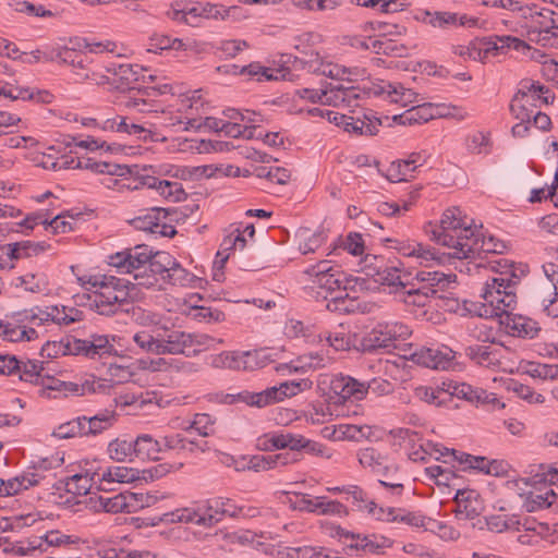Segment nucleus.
<instances>
[{
	"instance_id": "nucleus-1",
	"label": "nucleus",
	"mask_w": 558,
	"mask_h": 558,
	"mask_svg": "<svg viewBox=\"0 0 558 558\" xmlns=\"http://www.w3.org/2000/svg\"><path fill=\"white\" fill-rule=\"evenodd\" d=\"M425 230L430 240L451 250L448 255L452 258L475 259L482 253L502 254L506 250L502 241L473 230L458 207L446 209L440 223H429Z\"/></svg>"
},
{
	"instance_id": "nucleus-2",
	"label": "nucleus",
	"mask_w": 558,
	"mask_h": 558,
	"mask_svg": "<svg viewBox=\"0 0 558 558\" xmlns=\"http://www.w3.org/2000/svg\"><path fill=\"white\" fill-rule=\"evenodd\" d=\"M78 281L84 289L92 292L77 294L76 303L80 305L88 304L101 315L114 314L120 305L129 301L132 292L136 291L134 283L113 276L80 277Z\"/></svg>"
},
{
	"instance_id": "nucleus-3",
	"label": "nucleus",
	"mask_w": 558,
	"mask_h": 558,
	"mask_svg": "<svg viewBox=\"0 0 558 558\" xmlns=\"http://www.w3.org/2000/svg\"><path fill=\"white\" fill-rule=\"evenodd\" d=\"M504 262L502 270L495 265L492 266L498 275L487 280L482 289L484 313H481V316L499 317L517 306V287L521 277L515 272L512 264ZM495 264L501 267V259Z\"/></svg>"
},
{
	"instance_id": "nucleus-4",
	"label": "nucleus",
	"mask_w": 558,
	"mask_h": 558,
	"mask_svg": "<svg viewBox=\"0 0 558 558\" xmlns=\"http://www.w3.org/2000/svg\"><path fill=\"white\" fill-rule=\"evenodd\" d=\"M171 166H142V203L182 202L186 193L180 182L165 179Z\"/></svg>"
},
{
	"instance_id": "nucleus-5",
	"label": "nucleus",
	"mask_w": 558,
	"mask_h": 558,
	"mask_svg": "<svg viewBox=\"0 0 558 558\" xmlns=\"http://www.w3.org/2000/svg\"><path fill=\"white\" fill-rule=\"evenodd\" d=\"M554 100L555 95L547 86L538 81L524 78L519 83L518 90L510 101L509 110L514 119L530 122L534 109L541 108L542 105L553 104Z\"/></svg>"
},
{
	"instance_id": "nucleus-6",
	"label": "nucleus",
	"mask_w": 558,
	"mask_h": 558,
	"mask_svg": "<svg viewBox=\"0 0 558 558\" xmlns=\"http://www.w3.org/2000/svg\"><path fill=\"white\" fill-rule=\"evenodd\" d=\"M454 274H444L437 270H420L414 280L410 281L409 287L401 293L400 299L409 305L425 306L429 298L438 291L448 289L456 282Z\"/></svg>"
},
{
	"instance_id": "nucleus-7",
	"label": "nucleus",
	"mask_w": 558,
	"mask_h": 558,
	"mask_svg": "<svg viewBox=\"0 0 558 558\" xmlns=\"http://www.w3.org/2000/svg\"><path fill=\"white\" fill-rule=\"evenodd\" d=\"M527 39L542 47L558 48V13L548 8L537 10L536 5L523 9Z\"/></svg>"
},
{
	"instance_id": "nucleus-8",
	"label": "nucleus",
	"mask_w": 558,
	"mask_h": 558,
	"mask_svg": "<svg viewBox=\"0 0 558 558\" xmlns=\"http://www.w3.org/2000/svg\"><path fill=\"white\" fill-rule=\"evenodd\" d=\"M412 333L410 327L401 322H378L360 340L363 352H377L397 348L399 341L407 340Z\"/></svg>"
},
{
	"instance_id": "nucleus-9",
	"label": "nucleus",
	"mask_w": 558,
	"mask_h": 558,
	"mask_svg": "<svg viewBox=\"0 0 558 558\" xmlns=\"http://www.w3.org/2000/svg\"><path fill=\"white\" fill-rule=\"evenodd\" d=\"M304 272L311 282V289L317 290V296L324 300H328L337 291L347 290L345 274L338 266L330 265L329 260H320Z\"/></svg>"
},
{
	"instance_id": "nucleus-10",
	"label": "nucleus",
	"mask_w": 558,
	"mask_h": 558,
	"mask_svg": "<svg viewBox=\"0 0 558 558\" xmlns=\"http://www.w3.org/2000/svg\"><path fill=\"white\" fill-rule=\"evenodd\" d=\"M191 347L189 333L179 330H168L166 327H157L151 335L144 339L142 336V349L160 354H183Z\"/></svg>"
},
{
	"instance_id": "nucleus-11",
	"label": "nucleus",
	"mask_w": 558,
	"mask_h": 558,
	"mask_svg": "<svg viewBox=\"0 0 558 558\" xmlns=\"http://www.w3.org/2000/svg\"><path fill=\"white\" fill-rule=\"evenodd\" d=\"M214 511V505H211V500L209 499L204 505L198 506L196 510L183 509L153 518L142 517V527L155 526L161 521L171 523L192 522L197 525L213 526L222 520L220 515L216 514Z\"/></svg>"
},
{
	"instance_id": "nucleus-12",
	"label": "nucleus",
	"mask_w": 558,
	"mask_h": 558,
	"mask_svg": "<svg viewBox=\"0 0 558 558\" xmlns=\"http://www.w3.org/2000/svg\"><path fill=\"white\" fill-rule=\"evenodd\" d=\"M172 256L162 251L154 254L147 245L142 244V288L162 289L165 287V272L171 267Z\"/></svg>"
},
{
	"instance_id": "nucleus-13",
	"label": "nucleus",
	"mask_w": 558,
	"mask_h": 558,
	"mask_svg": "<svg viewBox=\"0 0 558 558\" xmlns=\"http://www.w3.org/2000/svg\"><path fill=\"white\" fill-rule=\"evenodd\" d=\"M509 348L502 344L484 343L473 344L465 348V355L476 365L493 371L512 372L509 364Z\"/></svg>"
},
{
	"instance_id": "nucleus-14",
	"label": "nucleus",
	"mask_w": 558,
	"mask_h": 558,
	"mask_svg": "<svg viewBox=\"0 0 558 558\" xmlns=\"http://www.w3.org/2000/svg\"><path fill=\"white\" fill-rule=\"evenodd\" d=\"M304 68L311 73L328 76L345 85H353V83L367 78V72L363 68H347L337 63L326 62L318 54L311 56V59L304 62Z\"/></svg>"
},
{
	"instance_id": "nucleus-15",
	"label": "nucleus",
	"mask_w": 558,
	"mask_h": 558,
	"mask_svg": "<svg viewBox=\"0 0 558 558\" xmlns=\"http://www.w3.org/2000/svg\"><path fill=\"white\" fill-rule=\"evenodd\" d=\"M372 94V87L366 85H345L343 83H329L323 87V105L353 108L359 106V101Z\"/></svg>"
},
{
	"instance_id": "nucleus-16",
	"label": "nucleus",
	"mask_w": 558,
	"mask_h": 558,
	"mask_svg": "<svg viewBox=\"0 0 558 558\" xmlns=\"http://www.w3.org/2000/svg\"><path fill=\"white\" fill-rule=\"evenodd\" d=\"M51 469V462L44 459L38 465L28 468L22 474L4 482L0 480V495L13 496L22 490L38 485L44 478V472Z\"/></svg>"
},
{
	"instance_id": "nucleus-17",
	"label": "nucleus",
	"mask_w": 558,
	"mask_h": 558,
	"mask_svg": "<svg viewBox=\"0 0 558 558\" xmlns=\"http://www.w3.org/2000/svg\"><path fill=\"white\" fill-rule=\"evenodd\" d=\"M145 211L142 215V231L170 238L177 233L171 223L173 220H177V218H172V216L177 215L175 210L169 211L160 206H150Z\"/></svg>"
},
{
	"instance_id": "nucleus-18",
	"label": "nucleus",
	"mask_w": 558,
	"mask_h": 558,
	"mask_svg": "<svg viewBox=\"0 0 558 558\" xmlns=\"http://www.w3.org/2000/svg\"><path fill=\"white\" fill-rule=\"evenodd\" d=\"M329 390L330 396L333 398V401H337L339 407L351 398L362 400L366 397V388L363 381L342 374L332 376L329 383Z\"/></svg>"
},
{
	"instance_id": "nucleus-19",
	"label": "nucleus",
	"mask_w": 558,
	"mask_h": 558,
	"mask_svg": "<svg viewBox=\"0 0 558 558\" xmlns=\"http://www.w3.org/2000/svg\"><path fill=\"white\" fill-rule=\"evenodd\" d=\"M144 72H147V70L142 66V106H148L149 101L154 102V105H150L148 109L142 108V113L144 111H163V107L157 98L169 94L171 87L169 84L162 83L161 78L157 75H146Z\"/></svg>"
},
{
	"instance_id": "nucleus-20",
	"label": "nucleus",
	"mask_w": 558,
	"mask_h": 558,
	"mask_svg": "<svg viewBox=\"0 0 558 558\" xmlns=\"http://www.w3.org/2000/svg\"><path fill=\"white\" fill-rule=\"evenodd\" d=\"M360 464L379 477H397L398 465L375 448H364L357 452Z\"/></svg>"
},
{
	"instance_id": "nucleus-21",
	"label": "nucleus",
	"mask_w": 558,
	"mask_h": 558,
	"mask_svg": "<svg viewBox=\"0 0 558 558\" xmlns=\"http://www.w3.org/2000/svg\"><path fill=\"white\" fill-rule=\"evenodd\" d=\"M456 353L448 347L421 348L412 353V360L433 369H449L453 365Z\"/></svg>"
},
{
	"instance_id": "nucleus-22",
	"label": "nucleus",
	"mask_w": 558,
	"mask_h": 558,
	"mask_svg": "<svg viewBox=\"0 0 558 558\" xmlns=\"http://www.w3.org/2000/svg\"><path fill=\"white\" fill-rule=\"evenodd\" d=\"M257 351L222 352L210 356V365L215 368L253 369L258 366Z\"/></svg>"
},
{
	"instance_id": "nucleus-23",
	"label": "nucleus",
	"mask_w": 558,
	"mask_h": 558,
	"mask_svg": "<svg viewBox=\"0 0 558 558\" xmlns=\"http://www.w3.org/2000/svg\"><path fill=\"white\" fill-rule=\"evenodd\" d=\"M456 518L470 520L478 517L484 507L480 494L474 489H458L454 496Z\"/></svg>"
},
{
	"instance_id": "nucleus-24",
	"label": "nucleus",
	"mask_w": 558,
	"mask_h": 558,
	"mask_svg": "<svg viewBox=\"0 0 558 558\" xmlns=\"http://www.w3.org/2000/svg\"><path fill=\"white\" fill-rule=\"evenodd\" d=\"M71 536L60 533L59 531H49L45 535L29 541L27 546H13L11 549L4 548V551H13L17 555H26L31 551L39 550L47 553L50 547H60L71 544Z\"/></svg>"
},
{
	"instance_id": "nucleus-25",
	"label": "nucleus",
	"mask_w": 558,
	"mask_h": 558,
	"mask_svg": "<svg viewBox=\"0 0 558 558\" xmlns=\"http://www.w3.org/2000/svg\"><path fill=\"white\" fill-rule=\"evenodd\" d=\"M349 497L352 498V504L359 511H366L374 518L380 521H396L398 517L395 515V508H379L377 505L369 500L367 494L357 486H352L347 490Z\"/></svg>"
},
{
	"instance_id": "nucleus-26",
	"label": "nucleus",
	"mask_w": 558,
	"mask_h": 558,
	"mask_svg": "<svg viewBox=\"0 0 558 558\" xmlns=\"http://www.w3.org/2000/svg\"><path fill=\"white\" fill-rule=\"evenodd\" d=\"M343 414V409L337 404V401H333L331 396H329L326 401H316L311 403L305 412V418L312 424L320 425Z\"/></svg>"
},
{
	"instance_id": "nucleus-27",
	"label": "nucleus",
	"mask_w": 558,
	"mask_h": 558,
	"mask_svg": "<svg viewBox=\"0 0 558 558\" xmlns=\"http://www.w3.org/2000/svg\"><path fill=\"white\" fill-rule=\"evenodd\" d=\"M425 161L426 158L421 153H412L407 159L391 162L387 169L386 178L391 182L408 181L413 178L416 168L423 166Z\"/></svg>"
},
{
	"instance_id": "nucleus-28",
	"label": "nucleus",
	"mask_w": 558,
	"mask_h": 558,
	"mask_svg": "<svg viewBox=\"0 0 558 558\" xmlns=\"http://www.w3.org/2000/svg\"><path fill=\"white\" fill-rule=\"evenodd\" d=\"M259 446L265 450L290 449L292 451H301V441L303 435L288 432H272L265 434L258 439Z\"/></svg>"
},
{
	"instance_id": "nucleus-29",
	"label": "nucleus",
	"mask_w": 558,
	"mask_h": 558,
	"mask_svg": "<svg viewBox=\"0 0 558 558\" xmlns=\"http://www.w3.org/2000/svg\"><path fill=\"white\" fill-rule=\"evenodd\" d=\"M372 94H387L391 102L400 104L403 107L413 105L417 101V94L410 88H405L399 83H386L381 86H373Z\"/></svg>"
},
{
	"instance_id": "nucleus-30",
	"label": "nucleus",
	"mask_w": 558,
	"mask_h": 558,
	"mask_svg": "<svg viewBox=\"0 0 558 558\" xmlns=\"http://www.w3.org/2000/svg\"><path fill=\"white\" fill-rule=\"evenodd\" d=\"M329 427L324 429L325 436L332 440H352L360 441L365 438H369L372 435V428L367 425H353V424H340L335 426L330 433Z\"/></svg>"
},
{
	"instance_id": "nucleus-31",
	"label": "nucleus",
	"mask_w": 558,
	"mask_h": 558,
	"mask_svg": "<svg viewBox=\"0 0 558 558\" xmlns=\"http://www.w3.org/2000/svg\"><path fill=\"white\" fill-rule=\"evenodd\" d=\"M99 477L101 489L107 490L105 484L112 483H130L140 478V471L137 469L113 465L104 470L101 473H97Z\"/></svg>"
},
{
	"instance_id": "nucleus-32",
	"label": "nucleus",
	"mask_w": 558,
	"mask_h": 558,
	"mask_svg": "<svg viewBox=\"0 0 558 558\" xmlns=\"http://www.w3.org/2000/svg\"><path fill=\"white\" fill-rule=\"evenodd\" d=\"M499 324L504 325L507 332L518 337H533L534 329L531 319L515 315L512 311L506 312L499 316Z\"/></svg>"
},
{
	"instance_id": "nucleus-33",
	"label": "nucleus",
	"mask_w": 558,
	"mask_h": 558,
	"mask_svg": "<svg viewBox=\"0 0 558 558\" xmlns=\"http://www.w3.org/2000/svg\"><path fill=\"white\" fill-rule=\"evenodd\" d=\"M380 125L381 122L378 118L364 113L362 118L360 116L348 117V121H344L342 128L349 133L359 135H375L378 132Z\"/></svg>"
},
{
	"instance_id": "nucleus-34",
	"label": "nucleus",
	"mask_w": 558,
	"mask_h": 558,
	"mask_svg": "<svg viewBox=\"0 0 558 558\" xmlns=\"http://www.w3.org/2000/svg\"><path fill=\"white\" fill-rule=\"evenodd\" d=\"M236 399L250 407L256 408H265L270 404L280 402L278 399L277 389L274 386L259 392H251L244 390L236 395Z\"/></svg>"
},
{
	"instance_id": "nucleus-35",
	"label": "nucleus",
	"mask_w": 558,
	"mask_h": 558,
	"mask_svg": "<svg viewBox=\"0 0 558 558\" xmlns=\"http://www.w3.org/2000/svg\"><path fill=\"white\" fill-rule=\"evenodd\" d=\"M435 109L430 104L413 105L399 116L403 125L422 124L435 118Z\"/></svg>"
},
{
	"instance_id": "nucleus-36",
	"label": "nucleus",
	"mask_w": 558,
	"mask_h": 558,
	"mask_svg": "<svg viewBox=\"0 0 558 558\" xmlns=\"http://www.w3.org/2000/svg\"><path fill=\"white\" fill-rule=\"evenodd\" d=\"M113 412H102L92 417L82 416L84 436L97 435L112 426L114 422Z\"/></svg>"
},
{
	"instance_id": "nucleus-37",
	"label": "nucleus",
	"mask_w": 558,
	"mask_h": 558,
	"mask_svg": "<svg viewBox=\"0 0 558 558\" xmlns=\"http://www.w3.org/2000/svg\"><path fill=\"white\" fill-rule=\"evenodd\" d=\"M409 274L402 272L397 267H386L378 272V281L381 284L395 288L393 292L400 295L409 287Z\"/></svg>"
},
{
	"instance_id": "nucleus-38",
	"label": "nucleus",
	"mask_w": 558,
	"mask_h": 558,
	"mask_svg": "<svg viewBox=\"0 0 558 558\" xmlns=\"http://www.w3.org/2000/svg\"><path fill=\"white\" fill-rule=\"evenodd\" d=\"M464 145L470 154L488 155L493 147L490 133L483 131L470 133L464 140Z\"/></svg>"
},
{
	"instance_id": "nucleus-39",
	"label": "nucleus",
	"mask_w": 558,
	"mask_h": 558,
	"mask_svg": "<svg viewBox=\"0 0 558 558\" xmlns=\"http://www.w3.org/2000/svg\"><path fill=\"white\" fill-rule=\"evenodd\" d=\"M50 246L46 242H32V241H22L8 244V251L13 255V258H26L36 256Z\"/></svg>"
},
{
	"instance_id": "nucleus-40",
	"label": "nucleus",
	"mask_w": 558,
	"mask_h": 558,
	"mask_svg": "<svg viewBox=\"0 0 558 558\" xmlns=\"http://www.w3.org/2000/svg\"><path fill=\"white\" fill-rule=\"evenodd\" d=\"M134 68L132 64H119L114 69L117 88L123 92L136 89L138 72Z\"/></svg>"
},
{
	"instance_id": "nucleus-41",
	"label": "nucleus",
	"mask_w": 558,
	"mask_h": 558,
	"mask_svg": "<svg viewBox=\"0 0 558 558\" xmlns=\"http://www.w3.org/2000/svg\"><path fill=\"white\" fill-rule=\"evenodd\" d=\"M132 250L118 252L109 256V264L122 274H130L140 268V254H132Z\"/></svg>"
},
{
	"instance_id": "nucleus-42",
	"label": "nucleus",
	"mask_w": 558,
	"mask_h": 558,
	"mask_svg": "<svg viewBox=\"0 0 558 558\" xmlns=\"http://www.w3.org/2000/svg\"><path fill=\"white\" fill-rule=\"evenodd\" d=\"M140 442V436L134 441L116 439L108 446V452L111 459L117 461H125L136 453V445Z\"/></svg>"
},
{
	"instance_id": "nucleus-43",
	"label": "nucleus",
	"mask_w": 558,
	"mask_h": 558,
	"mask_svg": "<svg viewBox=\"0 0 558 558\" xmlns=\"http://www.w3.org/2000/svg\"><path fill=\"white\" fill-rule=\"evenodd\" d=\"M289 463L288 454H274V456H254L248 462V469L254 471H266L278 465H287Z\"/></svg>"
},
{
	"instance_id": "nucleus-44",
	"label": "nucleus",
	"mask_w": 558,
	"mask_h": 558,
	"mask_svg": "<svg viewBox=\"0 0 558 558\" xmlns=\"http://www.w3.org/2000/svg\"><path fill=\"white\" fill-rule=\"evenodd\" d=\"M486 525L489 531L501 533L507 530H519L520 519L517 515L493 514L486 518Z\"/></svg>"
},
{
	"instance_id": "nucleus-45",
	"label": "nucleus",
	"mask_w": 558,
	"mask_h": 558,
	"mask_svg": "<svg viewBox=\"0 0 558 558\" xmlns=\"http://www.w3.org/2000/svg\"><path fill=\"white\" fill-rule=\"evenodd\" d=\"M524 374L537 379H557V367L553 364H543L538 362H526L522 365Z\"/></svg>"
},
{
	"instance_id": "nucleus-46",
	"label": "nucleus",
	"mask_w": 558,
	"mask_h": 558,
	"mask_svg": "<svg viewBox=\"0 0 558 558\" xmlns=\"http://www.w3.org/2000/svg\"><path fill=\"white\" fill-rule=\"evenodd\" d=\"M189 435L197 434L202 437H208L214 433V421L209 414L198 413L194 420L184 427Z\"/></svg>"
},
{
	"instance_id": "nucleus-47",
	"label": "nucleus",
	"mask_w": 558,
	"mask_h": 558,
	"mask_svg": "<svg viewBox=\"0 0 558 558\" xmlns=\"http://www.w3.org/2000/svg\"><path fill=\"white\" fill-rule=\"evenodd\" d=\"M312 385L313 383L305 378L301 380H287L274 387L277 389L279 401H282L287 397H293L300 392L311 389Z\"/></svg>"
},
{
	"instance_id": "nucleus-48",
	"label": "nucleus",
	"mask_w": 558,
	"mask_h": 558,
	"mask_svg": "<svg viewBox=\"0 0 558 558\" xmlns=\"http://www.w3.org/2000/svg\"><path fill=\"white\" fill-rule=\"evenodd\" d=\"M93 477L88 474H74L66 478L65 490L76 496L90 494Z\"/></svg>"
},
{
	"instance_id": "nucleus-49",
	"label": "nucleus",
	"mask_w": 558,
	"mask_h": 558,
	"mask_svg": "<svg viewBox=\"0 0 558 558\" xmlns=\"http://www.w3.org/2000/svg\"><path fill=\"white\" fill-rule=\"evenodd\" d=\"M0 96L10 100H31L34 94L29 88L17 86L15 81L0 80Z\"/></svg>"
},
{
	"instance_id": "nucleus-50",
	"label": "nucleus",
	"mask_w": 558,
	"mask_h": 558,
	"mask_svg": "<svg viewBox=\"0 0 558 558\" xmlns=\"http://www.w3.org/2000/svg\"><path fill=\"white\" fill-rule=\"evenodd\" d=\"M68 354L78 355L83 354L87 357L95 359L96 355L100 356V351L104 344H90V341L73 339L65 344Z\"/></svg>"
},
{
	"instance_id": "nucleus-51",
	"label": "nucleus",
	"mask_w": 558,
	"mask_h": 558,
	"mask_svg": "<svg viewBox=\"0 0 558 558\" xmlns=\"http://www.w3.org/2000/svg\"><path fill=\"white\" fill-rule=\"evenodd\" d=\"M413 259L417 265L425 267H429L434 263L442 264L445 262L444 255H439L435 248L423 243H418Z\"/></svg>"
},
{
	"instance_id": "nucleus-52",
	"label": "nucleus",
	"mask_w": 558,
	"mask_h": 558,
	"mask_svg": "<svg viewBox=\"0 0 558 558\" xmlns=\"http://www.w3.org/2000/svg\"><path fill=\"white\" fill-rule=\"evenodd\" d=\"M43 369V362L27 360L26 362L21 361V368L16 371V374L21 380L38 384Z\"/></svg>"
},
{
	"instance_id": "nucleus-53",
	"label": "nucleus",
	"mask_w": 558,
	"mask_h": 558,
	"mask_svg": "<svg viewBox=\"0 0 558 558\" xmlns=\"http://www.w3.org/2000/svg\"><path fill=\"white\" fill-rule=\"evenodd\" d=\"M165 284L171 283V284H179V286H186L191 281V276L186 269H184L179 263L175 262V259L172 257V264L171 267H167V270L165 272Z\"/></svg>"
},
{
	"instance_id": "nucleus-54",
	"label": "nucleus",
	"mask_w": 558,
	"mask_h": 558,
	"mask_svg": "<svg viewBox=\"0 0 558 558\" xmlns=\"http://www.w3.org/2000/svg\"><path fill=\"white\" fill-rule=\"evenodd\" d=\"M441 389L450 397H457L471 402L476 387L465 383L444 381L441 384Z\"/></svg>"
},
{
	"instance_id": "nucleus-55",
	"label": "nucleus",
	"mask_w": 558,
	"mask_h": 558,
	"mask_svg": "<svg viewBox=\"0 0 558 558\" xmlns=\"http://www.w3.org/2000/svg\"><path fill=\"white\" fill-rule=\"evenodd\" d=\"M124 499L125 497L121 493L114 495L113 497L98 496V499L94 505V508L97 510L101 509L106 512L112 513L123 512L126 505Z\"/></svg>"
},
{
	"instance_id": "nucleus-56",
	"label": "nucleus",
	"mask_w": 558,
	"mask_h": 558,
	"mask_svg": "<svg viewBox=\"0 0 558 558\" xmlns=\"http://www.w3.org/2000/svg\"><path fill=\"white\" fill-rule=\"evenodd\" d=\"M555 498L556 494L551 489L545 494L531 493L524 506L529 512H533L537 509H545L550 507Z\"/></svg>"
},
{
	"instance_id": "nucleus-57",
	"label": "nucleus",
	"mask_w": 558,
	"mask_h": 558,
	"mask_svg": "<svg viewBox=\"0 0 558 558\" xmlns=\"http://www.w3.org/2000/svg\"><path fill=\"white\" fill-rule=\"evenodd\" d=\"M352 3L362 7H380L381 12L392 13L403 10L405 5L403 0H350Z\"/></svg>"
},
{
	"instance_id": "nucleus-58",
	"label": "nucleus",
	"mask_w": 558,
	"mask_h": 558,
	"mask_svg": "<svg viewBox=\"0 0 558 558\" xmlns=\"http://www.w3.org/2000/svg\"><path fill=\"white\" fill-rule=\"evenodd\" d=\"M428 24H430L434 27H447L450 25H457L458 23V14L451 13V12H445V11H435V12H428L425 13Z\"/></svg>"
},
{
	"instance_id": "nucleus-59",
	"label": "nucleus",
	"mask_w": 558,
	"mask_h": 558,
	"mask_svg": "<svg viewBox=\"0 0 558 558\" xmlns=\"http://www.w3.org/2000/svg\"><path fill=\"white\" fill-rule=\"evenodd\" d=\"M326 307L330 312L350 313L354 310V300L347 292L328 298Z\"/></svg>"
},
{
	"instance_id": "nucleus-60",
	"label": "nucleus",
	"mask_w": 558,
	"mask_h": 558,
	"mask_svg": "<svg viewBox=\"0 0 558 558\" xmlns=\"http://www.w3.org/2000/svg\"><path fill=\"white\" fill-rule=\"evenodd\" d=\"M161 451L162 446L157 439H154L150 435L142 434V461L144 459L157 461Z\"/></svg>"
},
{
	"instance_id": "nucleus-61",
	"label": "nucleus",
	"mask_w": 558,
	"mask_h": 558,
	"mask_svg": "<svg viewBox=\"0 0 558 558\" xmlns=\"http://www.w3.org/2000/svg\"><path fill=\"white\" fill-rule=\"evenodd\" d=\"M184 44L182 39L179 38H170L168 36H157L151 38V43L149 44L148 48L146 49V52L156 53L158 50H166V49H181L183 48Z\"/></svg>"
},
{
	"instance_id": "nucleus-62",
	"label": "nucleus",
	"mask_w": 558,
	"mask_h": 558,
	"mask_svg": "<svg viewBox=\"0 0 558 558\" xmlns=\"http://www.w3.org/2000/svg\"><path fill=\"white\" fill-rule=\"evenodd\" d=\"M82 424V417H77L75 420H72L68 423L58 426V428L53 432V435L61 439L72 438L76 436L82 437L84 436Z\"/></svg>"
},
{
	"instance_id": "nucleus-63",
	"label": "nucleus",
	"mask_w": 558,
	"mask_h": 558,
	"mask_svg": "<svg viewBox=\"0 0 558 558\" xmlns=\"http://www.w3.org/2000/svg\"><path fill=\"white\" fill-rule=\"evenodd\" d=\"M444 393H446V391L441 389V386L436 388L421 386L415 389V395L420 400L436 405H440L445 402L441 398Z\"/></svg>"
},
{
	"instance_id": "nucleus-64",
	"label": "nucleus",
	"mask_w": 558,
	"mask_h": 558,
	"mask_svg": "<svg viewBox=\"0 0 558 558\" xmlns=\"http://www.w3.org/2000/svg\"><path fill=\"white\" fill-rule=\"evenodd\" d=\"M189 315L199 322H222L225 319V314L221 311L197 305L191 307Z\"/></svg>"
}]
</instances>
